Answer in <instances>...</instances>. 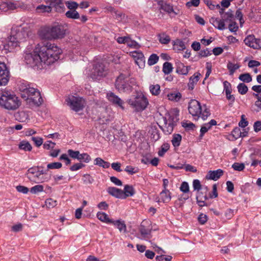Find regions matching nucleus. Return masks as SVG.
Segmentation results:
<instances>
[{
	"label": "nucleus",
	"instance_id": "1",
	"mask_svg": "<svg viewBox=\"0 0 261 261\" xmlns=\"http://www.w3.org/2000/svg\"><path fill=\"white\" fill-rule=\"evenodd\" d=\"M62 50L54 43L43 41L38 44L34 51L26 53L24 60L28 64L39 67L42 63L50 65L59 59Z\"/></svg>",
	"mask_w": 261,
	"mask_h": 261
},
{
	"label": "nucleus",
	"instance_id": "2",
	"mask_svg": "<svg viewBox=\"0 0 261 261\" xmlns=\"http://www.w3.org/2000/svg\"><path fill=\"white\" fill-rule=\"evenodd\" d=\"M21 90V96L26 101L28 106L31 109L40 106L43 102L40 92L36 89L27 87Z\"/></svg>",
	"mask_w": 261,
	"mask_h": 261
},
{
	"label": "nucleus",
	"instance_id": "3",
	"mask_svg": "<svg viewBox=\"0 0 261 261\" xmlns=\"http://www.w3.org/2000/svg\"><path fill=\"white\" fill-rule=\"evenodd\" d=\"M20 105L18 98L7 91L0 92V106L7 110L17 109Z\"/></svg>",
	"mask_w": 261,
	"mask_h": 261
},
{
	"label": "nucleus",
	"instance_id": "4",
	"mask_svg": "<svg viewBox=\"0 0 261 261\" xmlns=\"http://www.w3.org/2000/svg\"><path fill=\"white\" fill-rule=\"evenodd\" d=\"M136 84L135 79L123 73L120 74L115 81L116 89L120 93H130Z\"/></svg>",
	"mask_w": 261,
	"mask_h": 261
},
{
	"label": "nucleus",
	"instance_id": "5",
	"mask_svg": "<svg viewBox=\"0 0 261 261\" xmlns=\"http://www.w3.org/2000/svg\"><path fill=\"white\" fill-rule=\"evenodd\" d=\"M27 36V33L21 29L12 30L7 43L4 46V49L9 52L18 46L20 42L23 41Z\"/></svg>",
	"mask_w": 261,
	"mask_h": 261
},
{
	"label": "nucleus",
	"instance_id": "6",
	"mask_svg": "<svg viewBox=\"0 0 261 261\" xmlns=\"http://www.w3.org/2000/svg\"><path fill=\"white\" fill-rule=\"evenodd\" d=\"M188 110L193 116L198 118L201 116L203 120H205L210 115V111L206 106H201L200 102L195 99L191 100L189 102Z\"/></svg>",
	"mask_w": 261,
	"mask_h": 261
},
{
	"label": "nucleus",
	"instance_id": "7",
	"mask_svg": "<svg viewBox=\"0 0 261 261\" xmlns=\"http://www.w3.org/2000/svg\"><path fill=\"white\" fill-rule=\"evenodd\" d=\"M45 174L43 170H39L38 167H35L29 168L25 176L31 182L42 183L48 180V178L44 177Z\"/></svg>",
	"mask_w": 261,
	"mask_h": 261
},
{
	"label": "nucleus",
	"instance_id": "8",
	"mask_svg": "<svg viewBox=\"0 0 261 261\" xmlns=\"http://www.w3.org/2000/svg\"><path fill=\"white\" fill-rule=\"evenodd\" d=\"M128 103L137 111H142L148 105L147 98L142 93H137L134 97L128 99Z\"/></svg>",
	"mask_w": 261,
	"mask_h": 261
},
{
	"label": "nucleus",
	"instance_id": "9",
	"mask_svg": "<svg viewBox=\"0 0 261 261\" xmlns=\"http://www.w3.org/2000/svg\"><path fill=\"white\" fill-rule=\"evenodd\" d=\"M107 73V70L105 66L101 63H97L93 65V68L87 73L89 77L93 80H99L105 76Z\"/></svg>",
	"mask_w": 261,
	"mask_h": 261
},
{
	"label": "nucleus",
	"instance_id": "10",
	"mask_svg": "<svg viewBox=\"0 0 261 261\" xmlns=\"http://www.w3.org/2000/svg\"><path fill=\"white\" fill-rule=\"evenodd\" d=\"M66 102L72 110L76 112L82 110L85 105L84 99L79 96H69Z\"/></svg>",
	"mask_w": 261,
	"mask_h": 261
},
{
	"label": "nucleus",
	"instance_id": "11",
	"mask_svg": "<svg viewBox=\"0 0 261 261\" xmlns=\"http://www.w3.org/2000/svg\"><path fill=\"white\" fill-rule=\"evenodd\" d=\"M10 78L9 71L4 62H0V86H5Z\"/></svg>",
	"mask_w": 261,
	"mask_h": 261
},
{
	"label": "nucleus",
	"instance_id": "12",
	"mask_svg": "<svg viewBox=\"0 0 261 261\" xmlns=\"http://www.w3.org/2000/svg\"><path fill=\"white\" fill-rule=\"evenodd\" d=\"M151 227L150 226L146 227L144 222H142L139 227V232L140 236L138 237L141 239L148 240L151 238Z\"/></svg>",
	"mask_w": 261,
	"mask_h": 261
},
{
	"label": "nucleus",
	"instance_id": "13",
	"mask_svg": "<svg viewBox=\"0 0 261 261\" xmlns=\"http://www.w3.org/2000/svg\"><path fill=\"white\" fill-rule=\"evenodd\" d=\"M246 45L254 49H258L261 48V40L259 39L255 38L254 36L249 35L244 40Z\"/></svg>",
	"mask_w": 261,
	"mask_h": 261
},
{
	"label": "nucleus",
	"instance_id": "14",
	"mask_svg": "<svg viewBox=\"0 0 261 261\" xmlns=\"http://www.w3.org/2000/svg\"><path fill=\"white\" fill-rule=\"evenodd\" d=\"M53 36V39L62 38L65 35V30L63 26L57 25L51 27Z\"/></svg>",
	"mask_w": 261,
	"mask_h": 261
},
{
	"label": "nucleus",
	"instance_id": "15",
	"mask_svg": "<svg viewBox=\"0 0 261 261\" xmlns=\"http://www.w3.org/2000/svg\"><path fill=\"white\" fill-rule=\"evenodd\" d=\"M38 34L40 38L42 39H53V36L51 27H44L41 28L39 31Z\"/></svg>",
	"mask_w": 261,
	"mask_h": 261
},
{
	"label": "nucleus",
	"instance_id": "16",
	"mask_svg": "<svg viewBox=\"0 0 261 261\" xmlns=\"http://www.w3.org/2000/svg\"><path fill=\"white\" fill-rule=\"evenodd\" d=\"M108 100L114 105L119 106L122 109H124L123 104L124 102L117 95L114 93L110 92L107 94Z\"/></svg>",
	"mask_w": 261,
	"mask_h": 261
},
{
	"label": "nucleus",
	"instance_id": "17",
	"mask_svg": "<svg viewBox=\"0 0 261 261\" xmlns=\"http://www.w3.org/2000/svg\"><path fill=\"white\" fill-rule=\"evenodd\" d=\"M158 5L160 6V9L164 10L169 15H171V13H173L174 15H176L178 14L177 12H176L174 11L172 6L170 5L169 4H167L163 0H160L158 2Z\"/></svg>",
	"mask_w": 261,
	"mask_h": 261
},
{
	"label": "nucleus",
	"instance_id": "18",
	"mask_svg": "<svg viewBox=\"0 0 261 261\" xmlns=\"http://www.w3.org/2000/svg\"><path fill=\"white\" fill-rule=\"evenodd\" d=\"M50 4L51 9L54 8L57 12H63L65 10L64 4L62 0H51Z\"/></svg>",
	"mask_w": 261,
	"mask_h": 261
},
{
	"label": "nucleus",
	"instance_id": "19",
	"mask_svg": "<svg viewBox=\"0 0 261 261\" xmlns=\"http://www.w3.org/2000/svg\"><path fill=\"white\" fill-rule=\"evenodd\" d=\"M108 193L112 196L120 199H124V194H123V190L118 189L115 187H109L107 190Z\"/></svg>",
	"mask_w": 261,
	"mask_h": 261
},
{
	"label": "nucleus",
	"instance_id": "20",
	"mask_svg": "<svg viewBox=\"0 0 261 261\" xmlns=\"http://www.w3.org/2000/svg\"><path fill=\"white\" fill-rule=\"evenodd\" d=\"M223 174V171L221 169H218L217 170L210 171L206 178L208 179H212L214 180H218Z\"/></svg>",
	"mask_w": 261,
	"mask_h": 261
},
{
	"label": "nucleus",
	"instance_id": "21",
	"mask_svg": "<svg viewBox=\"0 0 261 261\" xmlns=\"http://www.w3.org/2000/svg\"><path fill=\"white\" fill-rule=\"evenodd\" d=\"M171 199V193L168 190H163L160 194V198L157 202H169Z\"/></svg>",
	"mask_w": 261,
	"mask_h": 261
},
{
	"label": "nucleus",
	"instance_id": "22",
	"mask_svg": "<svg viewBox=\"0 0 261 261\" xmlns=\"http://www.w3.org/2000/svg\"><path fill=\"white\" fill-rule=\"evenodd\" d=\"M186 48L185 42L180 39H177L173 41V49L176 52L182 51Z\"/></svg>",
	"mask_w": 261,
	"mask_h": 261
},
{
	"label": "nucleus",
	"instance_id": "23",
	"mask_svg": "<svg viewBox=\"0 0 261 261\" xmlns=\"http://www.w3.org/2000/svg\"><path fill=\"white\" fill-rule=\"evenodd\" d=\"M225 20L224 19H219L217 18H212L211 22L217 29L220 30H223L225 29Z\"/></svg>",
	"mask_w": 261,
	"mask_h": 261
},
{
	"label": "nucleus",
	"instance_id": "24",
	"mask_svg": "<svg viewBox=\"0 0 261 261\" xmlns=\"http://www.w3.org/2000/svg\"><path fill=\"white\" fill-rule=\"evenodd\" d=\"M132 56L135 59L136 63L139 65V62H141V66H144L145 59L144 55L141 53L137 51H134L131 53Z\"/></svg>",
	"mask_w": 261,
	"mask_h": 261
},
{
	"label": "nucleus",
	"instance_id": "25",
	"mask_svg": "<svg viewBox=\"0 0 261 261\" xmlns=\"http://www.w3.org/2000/svg\"><path fill=\"white\" fill-rule=\"evenodd\" d=\"M178 120V119L177 116L174 114H169L164 118V121L165 123L171 124L174 126L176 124Z\"/></svg>",
	"mask_w": 261,
	"mask_h": 261
},
{
	"label": "nucleus",
	"instance_id": "26",
	"mask_svg": "<svg viewBox=\"0 0 261 261\" xmlns=\"http://www.w3.org/2000/svg\"><path fill=\"white\" fill-rule=\"evenodd\" d=\"M123 194L124 195V199L127 197H132L135 194V189L133 186L126 185L124 186Z\"/></svg>",
	"mask_w": 261,
	"mask_h": 261
},
{
	"label": "nucleus",
	"instance_id": "27",
	"mask_svg": "<svg viewBox=\"0 0 261 261\" xmlns=\"http://www.w3.org/2000/svg\"><path fill=\"white\" fill-rule=\"evenodd\" d=\"M163 95L167 96L169 100L174 101H178L181 97V95L179 92H171L167 94L164 92Z\"/></svg>",
	"mask_w": 261,
	"mask_h": 261
},
{
	"label": "nucleus",
	"instance_id": "28",
	"mask_svg": "<svg viewBox=\"0 0 261 261\" xmlns=\"http://www.w3.org/2000/svg\"><path fill=\"white\" fill-rule=\"evenodd\" d=\"M111 224L115 226L120 232H125L126 231V226L125 223L123 221L120 220H112Z\"/></svg>",
	"mask_w": 261,
	"mask_h": 261
},
{
	"label": "nucleus",
	"instance_id": "29",
	"mask_svg": "<svg viewBox=\"0 0 261 261\" xmlns=\"http://www.w3.org/2000/svg\"><path fill=\"white\" fill-rule=\"evenodd\" d=\"M97 218L101 222L109 224L112 222V219L109 218L108 215L101 212H98L96 214Z\"/></svg>",
	"mask_w": 261,
	"mask_h": 261
},
{
	"label": "nucleus",
	"instance_id": "30",
	"mask_svg": "<svg viewBox=\"0 0 261 261\" xmlns=\"http://www.w3.org/2000/svg\"><path fill=\"white\" fill-rule=\"evenodd\" d=\"M18 148L21 150L25 151H31L32 149V147L31 144L27 141H21L18 144Z\"/></svg>",
	"mask_w": 261,
	"mask_h": 261
},
{
	"label": "nucleus",
	"instance_id": "31",
	"mask_svg": "<svg viewBox=\"0 0 261 261\" xmlns=\"http://www.w3.org/2000/svg\"><path fill=\"white\" fill-rule=\"evenodd\" d=\"M65 16L67 18L72 19H77L80 18V14L76 10L67 11L65 13Z\"/></svg>",
	"mask_w": 261,
	"mask_h": 261
},
{
	"label": "nucleus",
	"instance_id": "32",
	"mask_svg": "<svg viewBox=\"0 0 261 261\" xmlns=\"http://www.w3.org/2000/svg\"><path fill=\"white\" fill-rule=\"evenodd\" d=\"M149 91L152 95L158 96L161 92L160 86L159 84H152L149 86Z\"/></svg>",
	"mask_w": 261,
	"mask_h": 261
},
{
	"label": "nucleus",
	"instance_id": "33",
	"mask_svg": "<svg viewBox=\"0 0 261 261\" xmlns=\"http://www.w3.org/2000/svg\"><path fill=\"white\" fill-rule=\"evenodd\" d=\"M94 164L104 168H108L110 166V163L105 161L100 158H96L94 160Z\"/></svg>",
	"mask_w": 261,
	"mask_h": 261
},
{
	"label": "nucleus",
	"instance_id": "34",
	"mask_svg": "<svg viewBox=\"0 0 261 261\" xmlns=\"http://www.w3.org/2000/svg\"><path fill=\"white\" fill-rule=\"evenodd\" d=\"M3 6L7 7L8 10H14L18 8L19 5L16 2L8 1L4 4L3 6H1L0 9H1V7Z\"/></svg>",
	"mask_w": 261,
	"mask_h": 261
},
{
	"label": "nucleus",
	"instance_id": "35",
	"mask_svg": "<svg viewBox=\"0 0 261 261\" xmlns=\"http://www.w3.org/2000/svg\"><path fill=\"white\" fill-rule=\"evenodd\" d=\"M176 72L180 74L187 75L189 72V67L182 64H180L176 68Z\"/></svg>",
	"mask_w": 261,
	"mask_h": 261
},
{
	"label": "nucleus",
	"instance_id": "36",
	"mask_svg": "<svg viewBox=\"0 0 261 261\" xmlns=\"http://www.w3.org/2000/svg\"><path fill=\"white\" fill-rule=\"evenodd\" d=\"M181 141V136L180 134H174L171 142L174 147H178L180 145Z\"/></svg>",
	"mask_w": 261,
	"mask_h": 261
},
{
	"label": "nucleus",
	"instance_id": "37",
	"mask_svg": "<svg viewBox=\"0 0 261 261\" xmlns=\"http://www.w3.org/2000/svg\"><path fill=\"white\" fill-rule=\"evenodd\" d=\"M159 38L160 42L164 44H168L171 40L170 36L164 33L160 34Z\"/></svg>",
	"mask_w": 261,
	"mask_h": 261
},
{
	"label": "nucleus",
	"instance_id": "38",
	"mask_svg": "<svg viewBox=\"0 0 261 261\" xmlns=\"http://www.w3.org/2000/svg\"><path fill=\"white\" fill-rule=\"evenodd\" d=\"M173 67L171 63L166 62L164 63L163 71L165 74H168L172 71Z\"/></svg>",
	"mask_w": 261,
	"mask_h": 261
},
{
	"label": "nucleus",
	"instance_id": "39",
	"mask_svg": "<svg viewBox=\"0 0 261 261\" xmlns=\"http://www.w3.org/2000/svg\"><path fill=\"white\" fill-rule=\"evenodd\" d=\"M201 75L200 73L199 72H197L195 73L192 76H191L190 79V82H189V87H191V85L192 86L191 87L192 89L193 88V86L194 84H195L199 80V77Z\"/></svg>",
	"mask_w": 261,
	"mask_h": 261
},
{
	"label": "nucleus",
	"instance_id": "40",
	"mask_svg": "<svg viewBox=\"0 0 261 261\" xmlns=\"http://www.w3.org/2000/svg\"><path fill=\"white\" fill-rule=\"evenodd\" d=\"M239 79L244 83H249L252 81V77L248 73L240 74Z\"/></svg>",
	"mask_w": 261,
	"mask_h": 261
},
{
	"label": "nucleus",
	"instance_id": "41",
	"mask_svg": "<svg viewBox=\"0 0 261 261\" xmlns=\"http://www.w3.org/2000/svg\"><path fill=\"white\" fill-rule=\"evenodd\" d=\"M227 67L229 71V75H233L235 71L240 68L239 65L231 62H229L227 64Z\"/></svg>",
	"mask_w": 261,
	"mask_h": 261
},
{
	"label": "nucleus",
	"instance_id": "42",
	"mask_svg": "<svg viewBox=\"0 0 261 261\" xmlns=\"http://www.w3.org/2000/svg\"><path fill=\"white\" fill-rule=\"evenodd\" d=\"M17 119L20 122H26L29 120V117L25 112L22 111L18 114Z\"/></svg>",
	"mask_w": 261,
	"mask_h": 261
},
{
	"label": "nucleus",
	"instance_id": "43",
	"mask_svg": "<svg viewBox=\"0 0 261 261\" xmlns=\"http://www.w3.org/2000/svg\"><path fill=\"white\" fill-rule=\"evenodd\" d=\"M112 14L115 18L119 21H122L125 17V14L116 10L114 11Z\"/></svg>",
	"mask_w": 261,
	"mask_h": 261
},
{
	"label": "nucleus",
	"instance_id": "44",
	"mask_svg": "<svg viewBox=\"0 0 261 261\" xmlns=\"http://www.w3.org/2000/svg\"><path fill=\"white\" fill-rule=\"evenodd\" d=\"M239 93L242 95L245 94L248 91V87L244 83H240L237 86Z\"/></svg>",
	"mask_w": 261,
	"mask_h": 261
},
{
	"label": "nucleus",
	"instance_id": "45",
	"mask_svg": "<svg viewBox=\"0 0 261 261\" xmlns=\"http://www.w3.org/2000/svg\"><path fill=\"white\" fill-rule=\"evenodd\" d=\"M159 59V57L156 54H153L149 57L147 63L150 66L153 65L158 62Z\"/></svg>",
	"mask_w": 261,
	"mask_h": 261
},
{
	"label": "nucleus",
	"instance_id": "46",
	"mask_svg": "<svg viewBox=\"0 0 261 261\" xmlns=\"http://www.w3.org/2000/svg\"><path fill=\"white\" fill-rule=\"evenodd\" d=\"M77 160L80 162L83 161L85 163H89L91 160V157L87 153H84L81 154L80 153Z\"/></svg>",
	"mask_w": 261,
	"mask_h": 261
},
{
	"label": "nucleus",
	"instance_id": "47",
	"mask_svg": "<svg viewBox=\"0 0 261 261\" xmlns=\"http://www.w3.org/2000/svg\"><path fill=\"white\" fill-rule=\"evenodd\" d=\"M65 5L69 10H76L79 7V4L77 3L71 1H66Z\"/></svg>",
	"mask_w": 261,
	"mask_h": 261
},
{
	"label": "nucleus",
	"instance_id": "48",
	"mask_svg": "<svg viewBox=\"0 0 261 261\" xmlns=\"http://www.w3.org/2000/svg\"><path fill=\"white\" fill-rule=\"evenodd\" d=\"M200 195L201 194H196V200L198 205L200 207H202L205 205V200L207 199V197L206 195H204L203 198H200Z\"/></svg>",
	"mask_w": 261,
	"mask_h": 261
},
{
	"label": "nucleus",
	"instance_id": "49",
	"mask_svg": "<svg viewBox=\"0 0 261 261\" xmlns=\"http://www.w3.org/2000/svg\"><path fill=\"white\" fill-rule=\"evenodd\" d=\"M84 184L86 185L91 184L94 181L93 178L88 174H84L82 178Z\"/></svg>",
	"mask_w": 261,
	"mask_h": 261
},
{
	"label": "nucleus",
	"instance_id": "50",
	"mask_svg": "<svg viewBox=\"0 0 261 261\" xmlns=\"http://www.w3.org/2000/svg\"><path fill=\"white\" fill-rule=\"evenodd\" d=\"M174 126L164 122V125L162 127L163 132L166 134H170L173 130Z\"/></svg>",
	"mask_w": 261,
	"mask_h": 261
},
{
	"label": "nucleus",
	"instance_id": "51",
	"mask_svg": "<svg viewBox=\"0 0 261 261\" xmlns=\"http://www.w3.org/2000/svg\"><path fill=\"white\" fill-rule=\"evenodd\" d=\"M43 190L44 187L42 185H37L32 187L30 189V192L32 194H37L43 191Z\"/></svg>",
	"mask_w": 261,
	"mask_h": 261
},
{
	"label": "nucleus",
	"instance_id": "52",
	"mask_svg": "<svg viewBox=\"0 0 261 261\" xmlns=\"http://www.w3.org/2000/svg\"><path fill=\"white\" fill-rule=\"evenodd\" d=\"M193 187L194 190L197 191L196 194H201V193L199 192V191L201 189V185L200 184V181L198 179H194L193 180Z\"/></svg>",
	"mask_w": 261,
	"mask_h": 261
},
{
	"label": "nucleus",
	"instance_id": "53",
	"mask_svg": "<svg viewBox=\"0 0 261 261\" xmlns=\"http://www.w3.org/2000/svg\"><path fill=\"white\" fill-rule=\"evenodd\" d=\"M36 9L38 11L40 10L41 12H50L51 11V6H50V4L49 6L41 5L38 6Z\"/></svg>",
	"mask_w": 261,
	"mask_h": 261
},
{
	"label": "nucleus",
	"instance_id": "54",
	"mask_svg": "<svg viewBox=\"0 0 261 261\" xmlns=\"http://www.w3.org/2000/svg\"><path fill=\"white\" fill-rule=\"evenodd\" d=\"M126 44L128 46L134 48H139L140 47V45L136 41L132 40L129 37H128Z\"/></svg>",
	"mask_w": 261,
	"mask_h": 261
},
{
	"label": "nucleus",
	"instance_id": "55",
	"mask_svg": "<svg viewBox=\"0 0 261 261\" xmlns=\"http://www.w3.org/2000/svg\"><path fill=\"white\" fill-rule=\"evenodd\" d=\"M232 135L236 139H238L240 137H244L245 135H242V133L241 132L240 129L239 127H235L231 132Z\"/></svg>",
	"mask_w": 261,
	"mask_h": 261
},
{
	"label": "nucleus",
	"instance_id": "56",
	"mask_svg": "<svg viewBox=\"0 0 261 261\" xmlns=\"http://www.w3.org/2000/svg\"><path fill=\"white\" fill-rule=\"evenodd\" d=\"M45 205L48 208H53L57 205V201L51 198H49L46 200Z\"/></svg>",
	"mask_w": 261,
	"mask_h": 261
},
{
	"label": "nucleus",
	"instance_id": "57",
	"mask_svg": "<svg viewBox=\"0 0 261 261\" xmlns=\"http://www.w3.org/2000/svg\"><path fill=\"white\" fill-rule=\"evenodd\" d=\"M189 196L188 195V193H184L180 195L178 198L179 206H181L184 204L185 201L189 199Z\"/></svg>",
	"mask_w": 261,
	"mask_h": 261
},
{
	"label": "nucleus",
	"instance_id": "58",
	"mask_svg": "<svg viewBox=\"0 0 261 261\" xmlns=\"http://www.w3.org/2000/svg\"><path fill=\"white\" fill-rule=\"evenodd\" d=\"M233 17V12L229 10L227 12L225 13L222 16V18L224 19L225 21H231Z\"/></svg>",
	"mask_w": 261,
	"mask_h": 261
},
{
	"label": "nucleus",
	"instance_id": "59",
	"mask_svg": "<svg viewBox=\"0 0 261 261\" xmlns=\"http://www.w3.org/2000/svg\"><path fill=\"white\" fill-rule=\"evenodd\" d=\"M232 168L234 170L241 171L245 169V165L244 163H234L232 164Z\"/></svg>",
	"mask_w": 261,
	"mask_h": 261
},
{
	"label": "nucleus",
	"instance_id": "60",
	"mask_svg": "<svg viewBox=\"0 0 261 261\" xmlns=\"http://www.w3.org/2000/svg\"><path fill=\"white\" fill-rule=\"evenodd\" d=\"M204 3L211 10H214L216 8H220V6L219 4H213V2L211 0H204Z\"/></svg>",
	"mask_w": 261,
	"mask_h": 261
},
{
	"label": "nucleus",
	"instance_id": "61",
	"mask_svg": "<svg viewBox=\"0 0 261 261\" xmlns=\"http://www.w3.org/2000/svg\"><path fill=\"white\" fill-rule=\"evenodd\" d=\"M169 145L168 144H164L161 146V149L158 152V154L160 156L164 155L165 153L169 149Z\"/></svg>",
	"mask_w": 261,
	"mask_h": 261
},
{
	"label": "nucleus",
	"instance_id": "62",
	"mask_svg": "<svg viewBox=\"0 0 261 261\" xmlns=\"http://www.w3.org/2000/svg\"><path fill=\"white\" fill-rule=\"evenodd\" d=\"M62 164L60 162L51 163L47 165V167L49 169H60L62 167Z\"/></svg>",
	"mask_w": 261,
	"mask_h": 261
},
{
	"label": "nucleus",
	"instance_id": "63",
	"mask_svg": "<svg viewBox=\"0 0 261 261\" xmlns=\"http://www.w3.org/2000/svg\"><path fill=\"white\" fill-rule=\"evenodd\" d=\"M182 126L185 128L186 129L193 130L195 127V125L192 122H182Z\"/></svg>",
	"mask_w": 261,
	"mask_h": 261
},
{
	"label": "nucleus",
	"instance_id": "64",
	"mask_svg": "<svg viewBox=\"0 0 261 261\" xmlns=\"http://www.w3.org/2000/svg\"><path fill=\"white\" fill-rule=\"evenodd\" d=\"M171 259L172 256L170 255L165 256L161 255L156 256L155 257L156 261H171Z\"/></svg>",
	"mask_w": 261,
	"mask_h": 261
}]
</instances>
